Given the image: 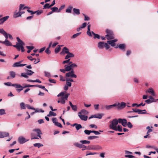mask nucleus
<instances>
[{"mask_svg": "<svg viewBox=\"0 0 158 158\" xmlns=\"http://www.w3.org/2000/svg\"><path fill=\"white\" fill-rule=\"evenodd\" d=\"M1 43L4 44L6 46H12L11 42L9 41L8 40L5 39L4 41H1Z\"/></svg>", "mask_w": 158, "mask_h": 158, "instance_id": "nucleus-15", "label": "nucleus"}, {"mask_svg": "<svg viewBox=\"0 0 158 158\" xmlns=\"http://www.w3.org/2000/svg\"><path fill=\"white\" fill-rule=\"evenodd\" d=\"M125 157L126 158H135V157L132 155H126Z\"/></svg>", "mask_w": 158, "mask_h": 158, "instance_id": "nucleus-57", "label": "nucleus"}, {"mask_svg": "<svg viewBox=\"0 0 158 158\" xmlns=\"http://www.w3.org/2000/svg\"><path fill=\"white\" fill-rule=\"evenodd\" d=\"M58 47H56L55 49V52L56 53H58L60 50V46L58 45Z\"/></svg>", "mask_w": 158, "mask_h": 158, "instance_id": "nucleus-43", "label": "nucleus"}, {"mask_svg": "<svg viewBox=\"0 0 158 158\" xmlns=\"http://www.w3.org/2000/svg\"><path fill=\"white\" fill-rule=\"evenodd\" d=\"M76 128L77 130H79L82 127V126L80 124H77V126L75 127Z\"/></svg>", "mask_w": 158, "mask_h": 158, "instance_id": "nucleus-52", "label": "nucleus"}, {"mask_svg": "<svg viewBox=\"0 0 158 158\" xmlns=\"http://www.w3.org/2000/svg\"><path fill=\"white\" fill-rule=\"evenodd\" d=\"M137 113L140 114H146L147 113L146 111L145 110H141L139 109H138Z\"/></svg>", "mask_w": 158, "mask_h": 158, "instance_id": "nucleus-31", "label": "nucleus"}, {"mask_svg": "<svg viewBox=\"0 0 158 158\" xmlns=\"http://www.w3.org/2000/svg\"><path fill=\"white\" fill-rule=\"evenodd\" d=\"M98 153L96 152H87V153L86 154V156H87L88 155H94L98 154Z\"/></svg>", "mask_w": 158, "mask_h": 158, "instance_id": "nucleus-51", "label": "nucleus"}, {"mask_svg": "<svg viewBox=\"0 0 158 158\" xmlns=\"http://www.w3.org/2000/svg\"><path fill=\"white\" fill-rule=\"evenodd\" d=\"M81 33V32L77 33L76 34H74L71 37L72 39H74L79 35Z\"/></svg>", "mask_w": 158, "mask_h": 158, "instance_id": "nucleus-42", "label": "nucleus"}, {"mask_svg": "<svg viewBox=\"0 0 158 158\" xmlns=\"http://www.w3.org/2000/svg\"><path fill=\"white\" fill-rule=\"evenodd\" d=\"M69 65H67V69L69 70V71L72 70V69L74 68L77 67V65L73 63L72 62H70L69 63Z\"/></svg>", "mask_w": 158, "mask_h": 158, "instance_id": "nucleus-9", "label": "nucleus"}, {"mask_svg": "<svg viewBox=\"0 0 158 158\" xmlns=\"http://www.w3.org/2000/svg\"><path fill=\"white\" fill-rule=\"evenodd\" d=\"M21 76L22 77H23L25 78H28V74L27 73H22L21 74Z\"/></svg>", "mask_w": 158, "mask_h": 158, "instance_id": "nucleus-47", "label": "nucleus"}, {"mask_svg": "<svg viewBox=\"0 0 158 158\" xmlns=\"http://www.w3.org/2000/svg\"><path fill=\"white\" fill-rule=\"evenodd\" d=\"M25 9H29L30 8L29 7L24 6V5L23 4H20L19 5V10L21 11L22 10H24Z\"/></svg>", "mask_w": 158, "mask_h": 158, "instance_id": "nucleus-22", "label": "nucleus"}, {"mask_svg": "<svg viewBox=\"0 0 158 158\" xmlns=\"http://www.w3.org/2000/svg\"><path fill=\"white\" fill-rule=\"evenodd\" d=\"M117 39H114L111 40H108L107 41V43L110 44L111 46L114 47L115 45V43L117 41Z\"/></svg>", "mask_w": 158, "mask_h": 158, "instance_id": "nucleus-16", "label": "nucleus"}, {"mask_svg": "<svg viewBox=\"0 0 158 158\" xmlns=\"http://www.w3.org/2000/svg\"><path fill=\"white\" fill-rule=\"evenodd\" d=\"M26 71L28 75H31L34 73V72L31 70L27 69Z\"/></svg>", "mask_w": 158, "mask_h": 158, "instance_id": "nucleus-40", "label": "nucleus"}, {"mask_svg": "<svg viewBox=\"0 0 158 158\" xmlns=\"http://www.w3.org/2000/svg\"><path fill=\"white\" fill-rule=\"evenodd\" d=\"M34 146L35 147H37L38 148H39L43 146V144L40 143H35L34 144Z\"/></svg>", "mask_w": 158, "mask_h": 158, "instance_id": "nucleus-39", "label": "nucleus"}, {"mask_svg": "<svg viewBox=\"0 0 158 158\" xmlns=\"http://www.w3.org/2000/svg\"><path fill=\"white\" fill-rule=\"evenodd\" d=\"M9 73L10 77L12 78H13L15 77L16 74L15 72L13 71H11L9 72Z\"/></svg>", "mask_w": 158, "mask_h": 158, "instance_id": "nucleus-33", "label": "nucleus"}, {"mask_svg": "<svg viewBox=\"0 0 158 158\" xmlns=\"http://www.w3.org/2000/svg\"><path fill=\"white\" fill-rule=\"evenodd\" d=\"M60 80L62 81H65L66 80L65 78L61 75L60 76Z\"/></svg>", "mask_w": 158, "mask_h": 158, "instance_id": "nucleus-62", "label": "nucleus"}, {"mask_svg": "<svg viewBox=\"0 0 158 158\" xmlns=\"http://www.w3.org/2000/svg\"><path fill=\"white\" fill-rule=\"evenodd\" d=\"M9 136L8 132L0 131V138H3Z\"/></svg>", "mask_w": 158, "mask_h": 158, "instance_id": "nucleus-10", "label": "nucleus"}, {"mask_svg": "<svg viewBox=\"0 0 158 158\" xmlns=\"http://www.w3.org/2000/svg\"><path fill=\"white\" fill-rule=\"evenodd\" d=\"M21 109H26L25 105L23 102H21L20 104Z\"/></svg>", "mask_w": 158, "mask_h": 158, "instance_id": "nucleus-41", "label": "nucleus"}, {"mask_svg": "<svg viewBox=\"0 0 158 158\" xmlns=\"http://www.w3.org/2000/svg\"><path fill=\"white\" fill-rule=\"evenodd\" d=\"M78 116L81 120L83 121H86L88 117L83 114H78Z\"/></svg>", "mask_w": 158, "mask_h": 158, "instance_id": "nucleus-21", "label": "nucleus"}, {"mask_svg": "<svg viewBox=\"0 0 158 158\" xmlns=\"http://www.w3.org/2000/svg\"><path fill=\"white\" fill-rule=\"evenodd\" d=\"M74 145L76 147H77L79 148H81L82 144L78 142H76L74 143Z\"/></svg>", "mask_w": 158, "mask_h": 158, "instance_id": "nucleus-36", "label": "nucleus"}, {"mask_svg": "<svg viewBox=\"0 0 158 158\" xmlns=\"http://www.w3.org/2000/svg\"><path fill=\"white\" fill-rule=\"evenodd\" d=\"M6 32L4 30L2 29H0V33L3 35L6 33Z\"/></svg>", "mask_w": 158, "mask_h": 158, "instance_id": "nucleus-58", "label": "nucleus"}, {"mask_svg": "<svg viewBox=\"0 0 158 158\" xmlns=\"http://www.w3.org/2000/svg\"><path fill=\"white\" fill-rule=\"evenodd\" d=\"M31 139H38L39 138L37 137V135L34 133H31Z\"/></svg>", "mask_w": 158, "mask_h": 158, "instance_id": "nucleus-35", "label": "nucleus"}, {"mask_svg": "<svg viewBox=\"0 0 158 158\" xmlns=\"http://www.w3.org/2000/svg\"><path fill=\"white\" fill-rule=\"evenodd\" d=\"M105 43L103 42H100L98 43V47L100 49H102L105 46Z\"/></svg>", "mask_w": 158, "mask_h": 158, "instance_id": "nucleus-23", "label": "nucleus"}, {"mask_svg": "<svg viewBox=\"0 0 158 158\" xmlns=\"http://www.w3.org/2000/svg\"><path fill=\"white\" fill-rule=\"evenodd\" d=\"M69 51V49L66 47H64L63 48L62 51L60 52L61 54H64L65 53L66 54H68L70 53Z\"/></svg>", "mask_w": 158, "mask_h": 158, "instance_id": "nucleus-19", "label": "nucleus"}, {"mask_svg": "<svg viewBox=\"0 0 158 158\" xmlns=\"http://www.w3.org/2000/svg\"><path fill=\"white\" fill-rule=\"evenodd\" d=\"M126 106V103L124 102H122L117 107L118 109H122L124 108Z\"/></svg>", "mask_w": 158, "mask_h": 158, "instance_id": "nucleus-24", "label": "nucleus"}, {"mask_svg": "<svg viewBox=\"0 0 158 158\" xmlns=\"http://www.w3.org/2000/svg\"><path fill=\"white\" fill-rule=\"evenodd\" d=\"M71 108H72V110L75 111H77V106H76V105H73L71 107Z\"/></svg>", "mask_w": 158, "mask_h": 158, "instance_id": "nucleus-54", "label": "nucleus"}, {"mask_svg": "<svg viewBox=\"0 0 158 158\" xmlns=\"http://www.w3.org/2000/svg\"><path fill=\"white\" fill-rule=\"evenodd\" d=\"M45 76L49 77H51V74L50 73L48 72L45 71L44 72Z\"/></svg>", "mask_w": 158, "mask_h": 158, "instance_id": "nucleus-55", "label": "nucleus"}, {"mask_svg": "<svg viewBox=\"0 0 158 158\" xmlns=\"http://www.w3.org/2000/svg\"><path fill=\"white\" fill-rule=\"evenodd\" d=\"M113 108L112 105H106L105 106V108L107 110H109Z\"/></svg>", "mask_w": 158, "mask_h": 158, "instance_id": "nucleus-50", "label": "nucleus"}, {"mask_svg": "<svg viewBox=\"0 0 158 158\" xmlns=\"http://www.w3.org/2000/svg\"><path fill=\"white\" fill-rule=\"evenodd\" d=\"M118 121V119L115 118L110 121V124L109 126L110 128L114 130L119 123Z\"/></svg>", "mask_w": 158, "mask_h": 158, "instance_id": "nucleus-4", "label": "nucleus"}, {"mask_svg": "<svg viewBox=\"0 0 158 158\" xmlns=\"http://www.w3.org/2000/svg\"><path fill=\"white\" fill-rule=\"evenodd\" d=\"M74 55L73 53H70L68 54H67V55H66L65 57V59L67 60L68 59H70L69 58L70 57H73Z\"/></svg>", "mask_w": 158, "mask_h": 158, "instance_id": "nucleus-26", "label": "nucleus"}, {"mask_svg": "<svg viewBox=\"0 0 158 158\" xmlns=\"http://www.w3.org/2000/svg\"><path fill=\"white\" fill-rule=\"evenodd\" d=\"M149 99L145 100V102L148 104L151 103L153 102V98L152 96H149L148 97Z\"/></svg>", "mask_w": 158, "mask_h": 158, "instance_id": "nucleus-17", "label": "nucleus"}, {"mask_svg": "<svg viewBox=\"0 0 158 158\" xmlns=\"http://www.w3.org/2000/svg\"><path fill=\"white\" fill-rule=\"evenodd\" d=\"M73 8V7L71 6H69L68 9H67L66 10V12L67 13H71V10Z\"/></svg>", "mask_w": 158, "mask_h": 158, "instance_id": "nucleus-45", "label": "nucleus"}, {"mask_svg": "<svg viewBox=\"0 0 158 158\" xmlns=\"http://www.w3.org/2000/svg\"><path fill=\"white\" fill-rule=\"evenodd\" d=\"M70 59H67V60H65L64 61L62 62V64H64L66 63H68L69 64V63L70 62Z\"/></svg>", "mask_w": 158, "mask_h": 158, "instance_id": "nucleus-59", "label": "nucleus"}, {"mask_svg": "<svg viewBox=\"0 0 158 158\" xmlns=\"http://www.w3.org/2000/svg\"><path fill=\"white\" fill-rule=\"evenodd\" d=\"M118 47L121 50L125 51L126 48V45L124 44H120L118 46Z\"/></svg>", "mask_w": 158, "mask_h": 158, "instance_id": "nucleus-28", "label": "nucleus"}, {"mask_svg": "<svg viewBox=\"0 0 158 158\" xmlns=\"http://www.w3.org/2000/svg\"><path fill=\"white\" fill-rule=\"evenodd\" d=\"M16 39L18 43H17L15 45H14L13 46L16 48L18 51L21 50L22 52H23L24 51L23 46L24 45V43L20 39L19 37H17Z\"/></svg>", "mask_w": 158, "mask_h": 158, "instance_id": "nucleus-2", "label": "nucleus"}, {"mask_svg": "<svg viewBox=\"0 0 158 158\" xmlns=\"http://www.w3.org/2000/svg\"><path fill=\"white\" fill-rule=\"evenodd\" d=\"M145 103H143V102H141L140 104H138L136 103H133L132 104V107H134L135 106H136L137 107H138L141 106H144L145 105Z\"/></svg>", "mask_w": 158, "mask_h": 158, "instance_id": "nucleus-32", "label": "nucleus"}, {"mask_svg": "<svg viewBox=\"0 0 158 158\" xmlns=\"http://www.w3.org/2000/svg\"><path fill=\"white\" fill-rule=\"evenodd\" d=\"M118 123H121L123 127H126L127 126V122L126 119L118 118Z\"/></svg>", "mask_w": 158, "mask_h": 158, "instance_id": "nucleus-7", "label": "nucleus"}, {"mask_svg": "<svg viewBox=\"0 0 158 158\" xmlns=\"http://www.w3.org/2000/svg\"><path fill=\"white\" fill-rule=\"evenodd\" d=\"M146 93H148L152 95L153 96H156V94L154 92V90L152 88H149L146 91Z\"/></svg>", "mask_w": 158, "mask_h": 158, "instance_id": "nucleus-13", "label": "nucleus"}, {"mask_svg": "<svg viewBox=\"0 0 158 158\" xmlns=\"http://www.w3.org/2000/svg\"><path fill=\"white\" fill-rule=\"evenodd\" d=\"M51 7L50 5H49V4L46 3L44 6V9H49Z\"/></svg>", "mask_w": 158, "mask_h": 158, "instance_id": "nucleus-56", "label": "nucleus"}, {"mask_svg": "<svg viewBox=\"0 0 158 158\" xmlns=\"http://www.w3.org/2000/svg\"><path fill=\"white\" fill-rule=\"evenodd\" d=\"M65 69H60V70L62 72L65 73L66 71L69 72V70H68V69H67V65H65L64 66Z\"/></svg>", "mask_w": 158, "mask_h": 158, "instance_id": "nucleus-30", "label": "nucleus"}, {"mask_svg": "<svg viewBox=\"0 0 158 158\" xmlns=\"http://www.w3.org/2000/svg\"><path fill=\"white\" fill-rule=\"evenodd\" d=\"M102 116V114H99L94 115V118H98L99 119H101Z\"/></svg>", "mask_w": 158, "mask_h": 158, "instance_id": "nucleus-37", "label": "nucleus"}, {"mask_svg": "<svg viewBox=\"0 0 158 158\" xmlns=\"http://www.w3.org/2000/svg\"><path fill=\"white\" fill-rule=\"evenodd\" d=\"M84 132L85 134L89 135H90L91 133H92V131L85 130Z\"/></svg>", "mask_w": 158, "mask_h": 158, "instance_id": "nucleus-46", "label": "nucleus"}, {"mask_svg": "<svg viewBox=\"0 0 158 158\" xmlns=\"http://www.w3.org/2000/svg\"><path fill=\"white\" fill-rule=\"evenodd\" d=\"M74 13L77 15H79L80 14V10L79 9L74 8L73 9Z\"/></svg>", "mask_w": 158, "mask_h": 158, "instance_id": "nucleus-34", "label": "nucleus"}, {"mask_svg": "<svg viewBox=\"0 0 158 158\" xmlns=\"http://www.w3.org/2000/svg\"><path fill=\"white\" fill-rule=\"evenodd\" d=\"M28 140H27L23 136H20L18 138V141L20 144H23Z\"/></svg>", "mask_w": 158, "mask_h": 158, "instance_id": "nucleus-11", "label": "nucleus"}, {"mask_svg": "<svg viewBox=\"0 0 158 158\" xmlns=\"http://www.w3.org/2000/svg\"><path fill=\"white\" fill-rule=\"evenodd\" d=\"M97 138H98V137L97 136H91L88 137L87 138V139L89 140H92V139H94Z\"/></svg>", "mask_w": 158, "mask_h": 158, "instance_id": "nucleus-44", "label": "nucleus"}, {"mask_svg": "<svg viewBox=\"0 0 158 158\" xmlns=\"http://www.w3.org/2000/svg\"><path fill=\"white\" fill-rule=\"evenodd\" d=\"M65 85H66L69 87H70L72 85V84L70 82L67 81H66V83Z\"/></svg>", "mask_w": 158, "mask_h": 158, "instance_id": "nucleus-64", "label": "nucleus"}, {"mask_svg": "<svg viewBox=\"0 0 158 158\" xmlns=\"http://www.w3.org/2000/svg\"><path fill=\"white\" fill-rule=\"evenodd\" d=\"M71 70V71H69V72L66 74V77H67L77 78V76L76 74L74 73L73 69H72V70Z\"/></svg>", "mask_w": 158, "mask_h": 158, "instance_id": "nucleus-6", "label": "nucleus"}, {"mask_svg": "<svg viewBox=\"0 0 158 158\" xmlns=\"http://www.w3.org/2000/svg\"><path fill=\"white\" fill-rule=\"evenodd\" d=\"M9 17V16H6L0 19V24H2L5 21L8 19Z\"/></svg>", "mask_w": 158, "mask_h": 158, "instance_id": "nucleus-20", "label": "nucleus"}, {"mask_svg": "<svg viewBox=\"0 0 158 158\" xmlns=\"http://www.w3.org/2000/svg\"><path fill=\"white\" fill-rule=\"evenodd\" d=\"M64 5H62L57 11V12H60L64 8Z\"/></svg>", "mask_w": 158, "mask_h": 158, "instance_id": "nucleus-60", "label": "nucleus"}, {"mask_svg": "<svg viewBox=\"0 0 158 158\" xmlns=\"http://www.w3.org/2000/svg\"><path fill=\"white\" fill-rule=\"evenodd\" d=\"M114 130L122 132L123 131L122 127L121 125H118Z\"/></svg>", "mask_w": 158, "mask_h": 158, "instance_id": "nucleus-27", "label": "nucleus"}, {"mask_svg": "<svg viewBox=\"0 0 158 158\" xmlns=\"http://www.w3.org/2000/svg\"><path fill=\"white\" fill-rule=\"evenodd\" d=\"M33 131L35 132L37 134V136L39 137L41 139V136L40 135L42 134V132L40 129H35L33 130Z\"/></svg>", "mask_w": 158, "mask_h": 158, "instance_id": "nucleus-14", "label": "nucleus"}, {"mask_svg": "<svg viewBox=\"0 0 158 158\" xmlns=\"http://www.w3.org/2000/svg\"><path fill=\"white\" fill-rule=\"evenodd\" d=\"M106 32L107 34L106 35V37L108 40L113 39L114 38L113 32L110 30L107 29Z\"/></svg>", "mask_w": 158, "mask_h": 158, "instance_id": "nucleus-5", "label": "nucleus"}, {"mask_svg": "<svg viewBox=\"0 0 158 158\" xmlns=\"http://www.w3.org/2000/svg\"><path fill=\"white\" fill-rule=\"evenodd\" d=\"M26 65V64H20L18 62L14 63L13 65V67H22Z\"/></svg>", "mask_w": 158, "mask_h": 158, "instance_id": "nucleus-18", "label": "nucleus"}, {"mask_svg": "<svg viewBox=\"0 0 158 158\" xmlns=\"http://www.w3.org/2000/svg\"><path fill=\"white\" fill-rule=\"evenodd\" d=\"M6 114V112L5 110L3 109H0V115H2L3 114Z\"/></svg>", "mask_w": 158, "mask_h": 158, "instance_id": "nucleus-53", "label": "nucleus"}, {"mask_svg": "<svg viewBox=\"0 0 158 158\" xmlns=\"http://www.w3.org/2000/svg\"><path fill=\"white\" fill-rule=\"evenodd\" d=\"M13 86L15 87L17 89H16V91L19 93L23 90V86H22L20 84H14V85H13Z\"/></svg>", "mask_w": 158, "mask_h": 158, "instance_id": "nucleus-8", "label": "nucleus"}, {"mask_svg": "<svg viewBox=\"0 0 158 158\" xmlns=\"http://www.w3.org/2000/svg\"><path fill=\"white\" fill-rule=\"evenodd\" d=\"M65 93L66 92H61L57 95L58 97H61L60 100L58 101V103H60L62 104H64L65 103V101L67 100L68 98L70 95L69 93H67L65 95Z\"/></svg>", "mask_w": 158, "mask_h": 158, "instance_id": "nucleus-1", "label": "nucleus"}, {"mask_svg": "<svg viewBox=\"0 0 158 158\" xmlns=\"http://www.w3.org/2000/svg\"><path fill=\"white\" fill-rule=\"evenodd\" d=\"M92 150H102V147L100 145H92Z\"/></svg>", "mask_w": 158, "mask_h": 158, "instance_id": "nucleus-12", "label": "nucleus"}, {"mask_svg": "<svg viewBox=\"0 0 158 158\" xmlns=\"http://www.w3.org/2000/svg\"><path fill=\"white\" fill-rule=\"evenodd\" d=\"M51 10L53 12H57V11L58 10V8L56 7H54L52 8H51Z\"/></svg>", "mask_w": 158, "mask_h": 158, "instance_id": "nucleus-48", "label": "nucleus"}, {"mask_svg": "<svg viewBox=\"0 0 158 158\" xmlns=\"http://www.w3.org/2000/svg\"><path fill=\"white\" fill-rule=\"evenodd\" d=\"M90 25H89L87 27V34L88 36L89 37H91L92 36L91 33L94 35V39L97 38L99 39L100 38V37L99 35L98 34H95L93 31H92L91 32L90 31Z\"/></svg>", "mask_w": 158, "mask_h": 158, "instance_id": "nucleus-3", "label": "nucleus"}, {"mask_svg": "<svg viewBox=\"0 0 158 158\" xmlns=\"http://www.w3.org/2000/svg\"><path fill=\"white\" fill-rule=\"evenodd\" d=\"M56 114V113H54L53 111H50L49 112V114L47 115L48 117H50L52 116H55Z\"/></svg>", "mask_w": 158, "mask_h": 158, "instance_id": "nucleus-38", "label": "nucleus"}, {"mask_svg": "<svg viewBox=\"0 0 158 158\" xmlns=\"http://www.w3.org/2000/svg\"><path fill=\"white\" fill-rule=\"evenodd\" d=\"M21 16L20 11H19L18 12L15 11L14 13L13 17L15 18H16L18 17H20Z\"/></svg>", "mask_w": 158, "mask_h": 158, "instance_id": "nucleus-25", "label": "nucleus"}, {"mask_svg": "<svg viewBox=\"0 0 158 158\" xmlns=\"http://www.w3.org/2000/svg\"><path fill=\"white\" fill-rule=\"evenodd\" d=\"M27 11L28 13H31V15H33V14H35L36 13V12L33 11L32 10H29V9H27Z\"/></svg>", "mask_w": 158, "mask_h": 158, "instance_id": "nucleus-61", "label": "nucleus"}, {"mask_svg": "<svg viewBox=\"0 0 158 158\" xmlns=\"http://www.w3.org/2000/svg\"><path fill=\"white\" fill-rule=\"evenodd\" d=\"M88 112L85 109L82 110L80 112H79L78 113V114H85L87 115L88 114Z\"/></svg>", "mask_w": 158, "mask_h": 158, "instance_id": "nucleus-29", "label": "nucleus"}, {"mask_svg": "<svg viewBox=\"0 0 158 158\" xmlns=\"http://www.w3.org/2000/svg\"><path fill=\"white\" fill-rule=\"evenodd\" d=\"M66 81L70 82L73 81V80L72 78H69V77H66Z\"/></svg>", "mask_w": 158, "mask_h": 158, "instance_id": "nucleus-63", "label": "nucleus"}, {"mask_svg": "<svg viewBox=\"0 0 158 158\" xmlns=\"http://www.w3.org/2000/svg\"><path fill=\"white\" fill-rule=\"evenodd\" d=\"M4 84L7 86H13L14 84H12L10 82H5Z\"/></svg>", "mask_w": 158, "mask_h": 158, "instance_id": "nucleus-49", "label": "nucleus"}]
</instances>
